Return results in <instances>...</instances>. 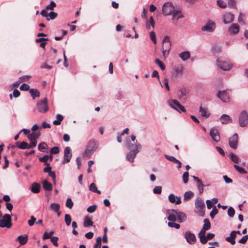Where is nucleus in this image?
Returning a JSON list of instances; mask_svg holds the SVG:
<instances>
[{"instance_id":"1","label":"nucleus","mask_w":248,"mask_h":248,"mask_svg":"<svg viewBox=\"0 0 248 248\" xmlns=\"http://www.w3.org/2000/svg\"><path fill=\"white\" fill-rule=\"evenodd\" d=\"M134 146L135 148L133 150H131L127 155V159L131 162L134 161V159L136 156L137 154L139 152L140 150L141 149L142 146L140 144L136 145L127 143V147L128 149L131 148L132 147Z\"/></svg>"},{"instance_id":"2","label":"nucleus","mask_w":248,"mask_h":248,"mask_svg":"<svg viewBox=\"0 0 248 248\" xmlns=\"http://www.w3.org/2000/svg\"><path fill=\"white\" fill-rule=\"evenodd\" d=\"M205 205L201 198H197L195 200V212L201 217L204 215Z\"/></svg>"},{"instance_id":"3","label":"nucleus","mask_w":248,"mask_h":248,"mask_svg":"<svg viewBox=\"0 0 248 248\" xmlns=\"http://www.w3.org/2000/svg\"><path fill=\"white\" fill-rule=\"evenodd\" d=\"M168 103L170 107L179 112H186V111L185 108L176 99L169 100L168 101Z\"/></svg>"},{"instance_id":"4","label":"nucleus","mask_w":248,"mask_h":248,"mask_svg":"<svg viewBox=\"0 0 248 248\" xmlns=\"http://www.w3.org/2000/svg\"><path fill=\"white\" fill-rule=\"evenodd\" d=\"M97 148V146L94 140H90L87 146L86 150L83 153V156L90 157L91 155L95 152Z\"/></svg>"},{"instance_id":"5","label":"nucleus","mask_w":248,"mask_h":248,"mask_svg":"<svg viewBox=\"0 0 248 248\" xmlns=\"http://www.w3.org/2000/svg\"><path fill=\"white\" fill-rule=\"evenodd\" d=\"M36 109L39 112L42 113H45L48 110L47 99L46 98H44L37 103Z\"/></svg>"},{"instance_id":"6","label":"nucleus","mask_w":248,"mask_h":248,"mask_svg":"<svg viewBox=\"0 0 248 248\" xmlns=\"http://www.w3.org/2000/svg\"><path fill=\"white\" fill-rule=\"evenodd\" d=\"M12 219L9 214H5L1 219L0 220V227L10 228L12 226Z\"/></svg>"},{"instance_id":"7","label":"nucleus","mask_w":248,"mask_h":248,"mask_svg":"<svg viewBox=\"0 0 248 248\" xmlns=\"http://www.w3.org/2000/svg\"><path fill=\"white\" fill-rule=\"evenodd\" d=\"M216 61L217 67L223 71H229L233 66L232 64L228 62L221 61L219 58H217Z\"/></svg>"},{"instance_id":"8","label":"nucleus","mask_w":248,"mask_h":248,"mask_svg":"<svg viewBox=\"0 0 248 248\" xmlns=\"http://www.w3.org/2000/svg\"><path fill=\"white\" fill-rule=\"evenodd\" d=\"M174 10V7L172 3L170 2L165 3L162 6V11L164 15L165 16L171 15Z\"/></svg>"},{"instance_id":"9","label":"nucleus","mask_w":248,"mask_h":248,"mask_svg":"<svg viewBox=\"0 0 248 248\" xmlns=\"http://www.w3.org/2000/svg\"><path fill=\"white\" fill-rule=\"evenodd\" d=\"M239 124L241 127H245L248 124V114L245 112L243 111L241 113L239 116Z\"/></svg>"},{"instance_id":"10","label":"nucleus","mask_w":248,"mask_h":248,"mask_svg":"<svg viewBox=\"0 0 248 248\" xmlns=\"http://www.w3.org/2000/svg\"><path fill=\"white\" fill-rule=\"evenodd\" d=\"M185 238L186 242L190 245L195 244L197 240L195 234L190 231L186 232L185 233Z\"/></svg>"},{"instance_id":"11","label":"nucleus","mask_w":248,"mask_h":248,"mask_svg":"<svg viewBox=\"0 0 248 248\" xmlns=\"http://www.w3.org/2000/svg\"><path fill=\"white\" fill-rule=\"evenodd\" d=\"M71 149L69 147H66L64 150V158L62 163L65 164L70 162L72 157Z\"/></svg>"},{"instance_id":"12","label":"nucleus","mask_w":248,"mask_h":248,"mask_svg":"<svg viewBox=\"0 0 248 248\" xmlns=\"http://www.w3.org/2000/svg\"><path fill=\"white\" fill-rule=\"evenodd\" d=\"M217 95L223 102H228L230 101V94L226 91H219Z\"/></svg>"},{"instance_id":"13","label":"nucleus","mask_w":248,"mask_h":248,"mask_svg":"<svg viewBox=\"0 0 248 248\" xmlns=\"http://www.w3.org/2000/svg\"><path fill=\"white\" fill-rule=\"evenodd\" d=\"M216 25L214 22L209 21L202 28V31L207 32H212L215 29Z\"/></svg>"},{"instance_id":"14","label":"nucleus","mask_w":248,"mask_h":248,"mask_svg":"<svg viewBox=\"0 0 248 248\" xmlns=\"http://www.w3.org/2000/svg\"><path fill=\"white\" fill-rule=\"evenodd\" d=\"M234 18V16L231 13H225L222 17L223 22L225 24H228L232 22Z\"/></svg>"},{"instance_id":"15","label":"nucleus","mask_w":248,"mask_h":248,"mask_svg":"<svg viewBox=\"0 0 248 248\" xmlns=\"http://www.w3.org/2000/svg\"><path fill=\"white\" fill-rule=\"evenodd\" d=\"M230 146L235 149L237 147L238 145V135L235 133L232 137H231L229 140Z\"/></svg>"},{"instance_id":"16","label":"nucleus","mask_w":248,"mask_h":248,"mask_svg":"<svg viewBox=\"0 0 248 248\" xmlns=\"http://www.w3.org/2000/svg\"><path fill=\"white\" fill-rule=\"evenodd\" d=\"M171 211L175 213L177 216V221L179 223H182L186 219V216L184 212L178 211L176 210L172 209Z\"/></svg>"},{"instance_id":"17","label":"nucleus","mask_w":248,"mask_h":248,"mask_svg":"<svg viewBox=\"0 0 248 248\" xmlns=\"http://www.w3.org/2000/svg\"><path fill=\"white\" fill-rule=\"evenodd\" d=\"M210 135L215 141L218 142L220 140L219 133L218 130L216 128L213 127L211 129L210 131Z\"/></svg>"},{"instance_id":"18","label":"nucleus","mask_w":248,"mask_h":248,"mask_svg":"<svg viewBox=\"0 0 248 248\" xmlns=\"http://www.w3.org/2000/svg\"><path fill=\"white\" fill-rule=\"evenodd\" d=\"M162 49L165 50L170 51L171 48V43L170 42V37L166 36L162 41Z\"/></svg>"},{"instance_id":"19","label":"nucleus","mask_w":248,"mask_h":248,"mask_svg":"<svg viewBox=\"0 0 248 248\" xmlns=\"http://www.w3.org/2000/svg\"><path fill=\"white\" fill-rule=\"evenodd\" d=\"M178 97L181 100H186L188 94V92L186 88H181L177 92Z\"/></svg>"},{"instance_id":"20","label":"nucleus","mask_w":248,"mask_h":248,"mask_svg":"<svg viewBox=\"0 0 248 248\" xmlns=\"http://www.w3.org/2000/svg\"><path fill=\"white\" fill-rule=\"evenodd\" d=\"M192 177L193 179L197 182V187L200 193H202L203 192V187L205 186L206 185H203L202 181L198 177L195 176H192Z\"/></svg>"},{"instance_id":"21","label":"nucleus","mask_w":248,"mask_h":248,"mask_svg":"<svg viewBox=\"0 0 248 248\" xmlns=\"http://www.w3.org/2000/svg\"><path fill=\"white\" fill-rule=\"evenodd\" d=\"M168 199L169 201L171 203L176 204H179L181 203V198L180 197L175 196L173 194H170Z\"/></svg>"},{"instance_id":"22","label":"nucleus","mask_w":248,"mask_h":248,"mask_svg":"<svg viewBox=\"0 0 248 248\" xmlns=\"http://www.w3.org/2000/svg\"><path fill=\"white\" fill-rule=\"evenodd\" d=\"M240 28L237 24H232L228 29V32L231 34H236L239 32Z\"/></svg>"},{"instance_id":"23","label":"nucleus","mask_w":248,"mask_h":248,"mask_svg":"<svg viewBox=\"0 0 248 248\" xmlns=\"http://www.w3.org/2000/svg\"><path fill=\"white\" fill-rule=\"evenodd\" d=\"M199 112L202 117L206 119L208 118L210 115L208 108L203 107L202 105H201L200 107Z\"/></svg>"},{"instance_id":"24","label":"nucleus","mask_w":248,"mask_h":248,"mask_svg":"<svg viewBox=\"0 0 248 248\" xmlns=\"http://www.w3.org/2000/svg\"><path fill=\"white\" fill-rule=\"evenodd\" d=\"M41 186L39 183H33L30 186L31 191L33 193H38L40 190Z\"/></svg>"},{"instance_id":"25","label":"nucleus","mask_w":248,"mask_h":248,"mask_svg":"<svg viewBox=\"0 0 248 248\" xmlns=\"http://www.w3.org/2000/svg\"><path fill=\"white\" fill-rule=\"evenodd\" d=\"M172 18L173 20H178L180 18L183 17V16L179 10H174L172 14Z\"/></svg>"},{"instance_id":"26","label":"nucleus","mask_w":248,"mask_h":248,"mask_svg":"<svg viewBox=\"0 0 248 248\" xmlns=\"http://www.w3.org/2000/svg\"><path fill=\"white\" fill-rule=\"evenodd\" d=\"M28 237L26 235H20L17 237V240L19 242L21 245L26 244L28 241Z\"/></svg>"},{"instance_id":"27","label":"nucleus","mask_w":248,"mask_h":248,"mask_svg":"<svg viewBox=\"0 0 248 248\" xmlns=\"http://www.w3.org/2000/svg\"><path fill=\"white\" fill-rule=\"evenodd\" d=\"M221 122L222 124H228L232 122L231 118L227 114H223L220 118Z\"/></svg>"},{"instance_id":"28","label":"nucleus","mask_w":248,"mask_h":248,"mask_svg":"<svg viewBox=\"0 0 248 248\" xmlns=\"http://www.w3.org/2000/svg\"><path fill=\"white\" fill-rule=\"evenodd\" d=\"M179 57L182 60L186 61L190 58V54L188 51H184L179 54Z\"/></svg>"},{"instance_id":"29","label":"nucleus","mask_w":248,"mask_h":248,"mask_svg":"<svg viewBox=\"0 0 248 248\" xmlns=\"http://www.w3.org/2000/svg\"><path fill=\"white\" fill-rule=\"evenodd\" d=\"M43 188L47 191H51L52 189V184L48 182L47 180H44L43 182Z\"/></svg>"},{"instance_id":"30","label":"nucleus","mask_w":248,"mask_h":248,"mask_svg":"<svg viewBox=\"0 0 248 248\" xmlns=\"http://www.w3.org/2000/svg\"><path fill=\"white\" fill-rule=\"evenodd\" d=\"M16 144L17 146L19 149H29V144L25 141H23L22 142L17 141L16 142Z\"/></svg>"},{"instance_id":"31","label":"nucleus","mask_w":248,"mask_h":248,"mask_svg":"<svg viewBox=\"0 0 248 248\" xmlns=\"http://www.w3.org/2000/svg\"><path fill=\"white\" fill-rule=\"evenodd\" d=\"M30 93L31 94V96L34 99L36 97H39L40 96V92L37 89H31L30 90Z\"/></svg>"},{"instance_id":"32","label":"nucleus","mask_w":248,"mask_h":248,"mask_svg":"<svg viewBox=\"0 0 248 248\" xmlns=\"http://www.w3.org/2000/svg\"><path fill=\"white\" fill-rule=\"evenodd\" d=\"M89 189L90 191L93 192L97 193L99 194H101V191L97 189V188L94 183H92L90 184L89 187Z\"/></svg>"},{"instance_id":"33","label":"nucleus","mask_w":248,"mask_h":248,"mask_svg":"<svg viewBox=\"0 0 248 248\" xmlns=\"http://www.w3.org/2000/svg\"><path fill=\"white\" fill-rule=\"evenodd\" d=\"M56 118H57V120L53 121V124L55 125H60L61 124V122L63 119V116L61 114H58L56 115Z\"/></svg>"},{"instance_id":"34","label":"nucleus","mask_w":248,"mask_h":248,"mask_svg":"<svg viewBox=\"0 0 248 248\" xmlns=\"http://www.w3.org/2000/svg\"><path fill=\"white\" fill-rule=\"evenodd\" d=\"M40 132L39 131H32V132L28 136V139H37L40 136Z\"/></svg>"},{"instance_id":"35","label":"nucleus","mask_w":248,"mask_h":248,"mask_svg":"<svg viewBox=\"0 0 248 248\" xmlns=\"http://www.w3.org/2000/svg\"><path fill=\"white\" fill-rule=\"evenodd\" d=\"M47 144L45 142H42L39 143L38 146V150L42 152H45V150L47 149Z\"/></svg>"},{"instance_id":"36","label":"nucleus","mask_w":248,"mask_h":248,"mask_svg":"<svg viewBox=\"0 0 248 248\" xmlns=\"http://www.w3.org/2000/svg\"><path fill=\"white\" fill-rule=\"evenodd\" d=\"M229 156L232 161L233 162L238 163L240 161V159L237 155L231 153L230 154Z\"/></svg>"},{"instance_id":"37","label":"nucleus","mask_w":248,"mask_h":248,"mask_svg":"<svg viewBox=\"0 0 248 248\" xmlns=\"http://www.w3.org/2000/svg\"><path fill=\"white\" fill-rule=\"evenodd\" d=\"M50 208L54 212H58L60 210V205L57 203H52L50 204Z\"/></svg>"},{"instance_id":"38","label":"nucleus","mask_w":248,"mask_h":248,"mask_svg":"<svg viewBox=\"0 0 248 248\" xmlns=\"http://www.w3.org/2000/svg\"><path fill=\"white\" fill-rule=\"evenodd\" d=\"M234 168L236 169V170L240 174H246L247 173V171L245 170L241 167L237 165H234Z\"/></svg>"},{"instance_id":"39","label":"nucleus","mask_w":248,"mask_h":248,"mask_svg":"<svg viewBox=\"0 0 248 248\" xmlns=\"http://www.w3.org/2000/svg\"><path fill=\"white\" fill-rule=\"evenodd\" d=\"M93 222L89 218L86 217L84 220L83 226L85 227L92 226L93 225Z\"/></svg>"},{"instance_id":"40","label":"nucleus","mask_w":248,"mask_h":248,"mask_svg":"<svg viewBox=\"0 0 248 248\" xmlns=\"http://www.w3.org/2000/svg\"><path fill=\"white\" fill-rule=\"evenodd\" d=\"M204 224L203 227L204 229L209 230L211 228V224L208 219H204L203 220Z\"/></svg>"},{"instance_id":"41","label":"nucleus","mask_w":248,"mask_h":248,"mask_svg":"<svg viewBox=\"0 0 248 248\" xmlns=\"http://www.w3.org/2000/svg\"><path fill=\"white\" fill-rule=\"evenodd\" d=\"M193 193L191 191L186 192L184 195V200H188L191 199L193 196Z\"/></svg>"},{"instance_id":"42","label":"nucleus","mask_w":248,"mask_h":248,"mask_svg":"<svg viewBox=\"0 0 248 248\" xmlns=\"http://www.w3.org/2000/svg\"><path fill=\"white\" fill-rule=\"evenodd\" d=\"M64 220L67 226H69L71 223V217L69 214H65L64 216Z\"/></svg>"},{"instance_id":"43","label":"nucleus","mask_w":248,"mask_h":248,"mask_svg":"<svg viewBox=\"0 0 248 248\" xmlns=\"http://www.w3.org/2000/svg\"><path fill=\"white\" fill-rule=\"evenodd\" d=\"M58 16V14L57 13L54 12H50L48 14V16L49 17V18L47 17L46 19L47 20H49L50 19L53 20L54 19Z\"/></svg>"},{"instance_id":"44","label":"nucleus","mask_w":248,"mask_h":248,"mask_svg":"<svg viewBox=\"0 0 248 248\" xmlns=\"http://www.w3.org/2000/svg\"><path fill=\"white\" fill-rule=\"evenodd\" d=\"M30 140V144H29V149L36 147L37 144L36 139H29Z\"/></svg>"},{"instance_id":"45","label":"nucleus","mask_w":248,"mask_h":248,"mask_svg":"<svg viewBox=\"0 0 248 248\" xmlns=\"http://www.w3.org/2000/svg\"><path fill=\"white\" fill-rule=\"evenodd\" d=\"M102 239L101 237H98L96 239V244L93 248H101Z\"/></svg>"},{"instance_id":"46","label":"nucleus","mask_w":248,"mask_h":248,"mask_svg":"<svg viewBox=\"0 0 248 248\" xmlns=\"http://www.w3.org/2000/svg\"><path fill=\"white\" fill-rule=\"evenodd\" d=\"M218 210L216 208V206H214L212 210L211 211L210 216L212 219L214 218L215 216L217 214Z\"/></svg>"},{"instance_id":"47","label":"nucleus","mask_w":248,"mask_h":248,"mask_svg":"<svg viewBox=\"0 0 248 248\" xmlns=\"http://www.w3.org/2000/svg\"><path fill=\"white\" fill-rule=\"evenodd\" d=\"M168 225L171 228H175L176 229H179L180 228V225L179 224L176 223L174 222H169L168 223Z\"/></svg>"},{"instance_id":"48","label":"nucleus","mask_w":248,"mask_h":248,"mask_svg":"<svg viewBox=\"0 0 248 248\" xmlns=\"http://www.w3.org/2000/svg\"><path fill=\"white\" fill-rule=\"evenodd\" d=\"M155 62L159 66V67L160 68V69L162 70H164L165 69V65L163 64V63L160 61L158 59H156L155 60Z\"/></svg>"},{"instance_id":"49","label":"nucleus","mask_w":248,"mask_h":248,"mask_svg":"<svg viewBox=\"0 0 248 248\" xmlns=\"http://www.w3.org/2000/svg\"><path fill=\"white\" fill-rule=\"evenodd\" d=\"M165 156L166 158L168 160L171 161V162H173L175 163H176L177 162H179V160L177 159L174 156H170L168 155H165Z\"/></svg>"},{"instance_id":"50","label":"nucleus","mask_w":248,"mask_h":248,"mask_svg":"<svg viewBox=\"0 0 248 248\" xmlns=\"http://www.w3.org/2000/svg\"><path fill=\"white\" fill-rule=\"evenodd\" d=\"M168 220L170 221L171 222H174L177 220V217H176V215L170 214L168 217Z\"/></svg>"},{"instance_id":"51","label":"nucleus","mask_w":248,"mask_h":248,"mask_svg":"<svg viewBox=\"0 0 248 248\" xmlns=\"http://www.w3.org/2000/svg\"><path fill=\"white\" fill-rule=\"evenodd\" d=\"M153 192L155 194H160L162 192V187L161 186H155L153 189Z\"/></svg>"},{"instance_id":"52","label":"nucleus","mask_w":248,"mask_h":248,"mask_svg":"<svg viewBox=\"0 0 248 248\" xmlns=\"http://www.w3.org/2000/svg\"><path fill=\"white\" fill-rule=\"evenodd\" d=\"M150 37L151 40L153 42L154 44H156V36H155V33L154 31H152L150 32Z\"/></svg>"},{"instance_id":"53","label":"nucleus","mask_w":248,"mask_h":248,"mask_svg":"<svg viewBox=\"0 0 248 248\" xmlns=\"http://www.w3.org/2000/svg\"><path fill=\"white\" fill-rule=\"evenodd\" d=\"M56 6V4L54 1H51L50 4L46 6V9L47 10H53L54 8Z\"/></svg>"},{"instance_id":"54","label":"nucleus","mask_w":248,"mask_h":248,"mask_svg":"<svg viewBox=\"0 0 248 248\" xmlns=\"http://www.w3.org/2000/svg\"><path fill=\"white\" fill-rule=\"evenodd\" d=\"M189 173L188 171H185L183 175V180L185 184H186L188 181Z\"/></svg>"},{"instance_id":"55","label":"nucleus","mask_w":248,"mask_h":248,"mask_svg":"<svg viewBox=\"0 0 248 248\" xmlns=\"http://www.w3.org/2000/svg\"><path fill=\"white\" fill-rule=\"evenodd\" d=\"M198 237L200 238V240L202 244H205L207 242L208 239L205 235L198 236Z\"/></svg>"},{"instance_id":"56","label":"nucleus","mask_w":248,"mask_h":248,"mask_svg":"<svg viewBox=\"0 0 248 248\" xmlns=\"http://www.w3.org/2000/svg\"><path fill=\"white\" fill-rule=\"evenodd\" d=\"M217 4L219 7L222 8H225L227 6L226 2L222 0H218L217 1Z\"/></svg>"},{"instance_id":"57","label":"nucleus","mask_w":248,"mask_h":248,"mask_svg":"<svg viewBox=\"0 0 248 248\" xmlns=\"http://www.w3.org/2000/svg\"><path fill=\"white\" fill-rule=\"evenodd\" d=\"M73 206V202L72 201V200L68 198L66 202V206L69 209H71Z\"/></svg>"},{"instance_id":"58","label":"nucleus","mask_w":248,"mask_h":248,"mask_svg":"<svg viewBox=\"0 0 248 248\" xmlns=\"http://www.w3.org/2000/svg\"><path fill=\"white\" fill-rule=\"evenodd\" d=\"M234 214H235V211H234V209L232 207H229L228 210V216L230 217H232L234 216Z\"/></svg>"},{"instance_id":"59","label":"nucleus","mask_w":248,"mask_h":248,"mask_svg":"<svg viewBox=\"0 0 248 248\" xmlns=\"http://www.w3.org/2000/svg\"><path fill=\"white\" fill-rule=\"evenodd\" d=\"M60 152L59 148L57 146H55L52 148L50 150V154H57Z\"/></svg>"},{"instance_id":"60","label":"nucleus","mask_w":248,"mask_h":248,"mask_svg":"<svg viewBox=\"0 0 248 248\" xmlns=\"http://www.w3.org/2000/svg\"><path fill=\"white\" fill-rule=\"evenodd\" d=\"M49 159L48 155H45L44 156L39 158V160L41 162H44L45 164L47 163V161Z\"/></svg>"},{"instance_id":"61","label":"nucleus","mask_w":248,"mask_h":248,"mask_svg":"<svg viewBox=\"0 0 248 248\" xmlns=\"http://www.w3.org/2000/svg\"><path fill=\"white\" fill-rule=\"evenodd\" d=\"M20 90L21 91H28L30 90V86L27 84L23 83L20 86Z\"/></svg>"},{"instance_id":"62","label":"nucleus","mask_w":248,"mask_h":248,"mask_svg":"<svg viewBox=\"0 0 248 248\" xmlns=\"http://www.w3.org/2000/svg\"><path fill=\"white\" fill-rule=\"evenodd\" d=\"M35 221H36V218L33 216H31V219L28 220V223L29 226H32L34 225Z\"/></svg>"},{"instance_id":"63","label":"nucleus","mask_w":248,"mask_h":248,"mask_svg":"<svg viewBox=\"0 0 248 248\" xmlns=\"http://www.w3.org/2000/svg\"><path fill=\"white\" fill-rule=\"evenodd\" d=\"M58 237L56 236H53L51 238V242L53 243V244L56 247L58 246Z\"/></svg>"},{"instance_id":"64","label":"nucleus","mask_w":248,"mask_h":248,"mask_svg":"<svg viewBox=\"0 0 248 248\" xmlns=\"http://www.w3.org/2000/svg\"><path fill=\"white\" fill-rule=\"evenodd\" d=\"M248 239V235H246L245 236H244L241 239H240L239 241H238V242L239 243H241V244H245L246 243V242L247 241Z\"/></svg>"}]
</instances>
